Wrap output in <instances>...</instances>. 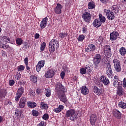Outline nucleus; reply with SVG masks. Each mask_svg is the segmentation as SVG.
<instances>
[{
  "label": "nucleus",
  "instance_id": "nucleus-31",
  "mask_svg": "<svg viewBox=\"0 0 126 126\" xmlns=\"http://www.w3.org/2000/svg\"><path fill=\"white\" fill-rule=\"evenodd\" d=\"M111 10L113 12H115V13H118L120 9H119V7L117 5H115L111 7Z\"/></svg>",
  "mask_w": 126,
  "mask_h": 126
},
{
  "label": "nucleus",
  "instance_id": "nucleus-51",
  "mask_svg": "<svg viewBox=\"0 0 126 126\" xmlns=\"http://www.w3.org/2000/svg\"><path fill=\"white\" fill-rule=\"evenodd\" d=\"M65 75V73L64 71H62L60 74V76L62 79L64 78V76Z\"/></svg>",
  "mask_w": 126,
  "mask_h": 126
},
{
  "label": "nucleus",
  "instance_id": "nucleus-58",
  "mask_svg": "<svg viewBox=\"0 0 126 126\" xmlns=\"http://www.w3.org/2000/svg\"><path fill=\"white\" fill-rule=\"evenodd\" d=\"M16 77L17 78V80L20 79V78L21 77V74H20V73H18L17 75H16Z\"/></svg>",
  "mask_w": 126,
  "mask_h": 126
},
{
  "label": "nucleus",
  "instance_id": "nucleus-61",
  "mask_svg": "<svg viewBox=\"0 0 126 126\" xmlns=\"http://www.w3.org/2000/svg\"><path fill=\"white\" fill-rule=\"evenodd\" d=\"M119 79V77L118 76H115L114 77V81H118Z\"/></svg>",
  "mask_w": 126,
  "mask_h": 126
},
{
  "label": "nucleus",
  "instance_id": "nucleus-33",
  "mask_svg": "<svg viewBox=\"0 0 126 126\" xmlns=\"http://www.w3.org/2000/svg\"><path fill=\"white\" fill-rule=\"evenodd\" d=\"M119 53L121 56H125L126 54V49L125 47H121L119 50Z\"/></svg>",
  "mask_w": 126,
  "mask_h": 126
},
{
  "label": "nucleus",
  "instance_id": "nucleus-10",
  "mask_svg": "<svg viewBox=\"0 0 126 126\" xmlns=\"http://www.w3.org/2000/svg\"><path fill=\"white\" fill-rule=\"evenodd\" d=\"M101 62V55L99 54H97L95 55L94 59V63L95 65L97 66V64L100 63Z\"/></svg>",
  "mask_w": 126,
  "mask_h": 126
},
{
  "label": "nucleus",
  "instance_id": "nucleus-29",
  "mask_svg": "<svg viewBox=\"0 0 126 126\" xmlns=\"http://www.w3.org/2000/svg\"><path fill=\"white\" fill-rule=\"evenodd\" d=\"M118 107L121 108V109H126V103L120 101L118 103Z\"/></svg>",
  "mask_w": 126,
  "mask_h": 126
},
{
  "label": "nucleus",
  "instance_id": "nucleus-21",
  "mask_svg": "<svg viewBox=\"0 0 126 126\" xmlns=\"http://www.w3.org/2000/svg\"><path fill=\"white\" fill-rule=\"evenodd\" d=\"M93 91L96 95L100 96L102 94V90L99 89L97 86H94L93 88Z\"/></svg>",
  "mask_w": 126,
  "mask_h": 126
},
{
  "label": "nucleus",
  "instance_id": "nucleus-9",
  "mask_svg": "<svg viewBox=\"0 0 126 126\" xmlns=\"http://www.w3.org/2000/svg\"><path fill=\"white\" fill-rule=\"evenodd\" d=\"M62 9H63V5L60 3H57L54 9V12L56 14H61L62 13Z\"/></svg>",
  "mask_w": 126,
  "mask_h": 126
},
{
  "label": "nucleus",
  "instance_id": "nucleus-17",
  "mask_svg": "<svg viewBox=\"0 0 126 126\" xmlns=\"http://www.w3.org/2000/svg\"><path fill=\"white\" fill-rule=\"evenodd\" d=\"M113 115L115 118H116V119H121L122 117V113H121V112L120 111L114 109L113 111Z\"/></svg>",
  "mask_w": 126,
  "mask_h": 126
},
{
  "label": "nucleus",
  "instance_id": "nucleus-44",
  "mask_svg": "<svg viewBox=\"0 0 126 126\" xmlns=\"http://www.w3.org/2000/svg\"><path fill=\"white\" fill-rule=\"evenodd\" d=\"M32 113L33 116H34L35 117H37V116L39 115V112L35 110H33Z\"/></svg>",
  "mask_w": 126,
  "mask_h": 126
},
{
  "label": "nucleus",
  "instance_id": "nucleus-1",
  "mask_svg": "<svg viewBox=\"0 0 126 126\" xmlns=\"http://www.w3.org/2000/svg\"><path fill=\"white\" fill-rule=\"evenodd\" d=\"M56 94V96H58V98L60 99V101L63 102V103H66L67 100L66 99V96L63 93L64 92V87L63 86V84L60 82L56 83L55 85Z\"/></svg>",
  "mask_w": 126,
  "mask_h": 126
},
{
  "label": "nucleus",
  "instance_id": "nucleus-20",
  "mask_svg": "<svg viewBox=\"0 0 126 126\" xmlns=\"http://www.w3.org/2000/svg\"><path fill=\"white\" fill-rule=\"evenodd\" d=\"M93 26L94 27H96V28H98L102 25V23L100 22V20L98 19H96L94 20L93 23Z\"/></svg>",
  "mask_w": 126,
  "mask_h": 126
},
{
  "label": "nucleus",
  "instance_id": "nucleus-47",
  "mask_svg": "<svg viewBox=\"0 0 126 126\" xmlns=\"http://www.w3.org/2000/svg\"><path fill=\"white\" fill-rule=\"evenodd\" d=\"M51 91L50 90H47L46 93L45 94L46 97H50L51 96Z\"/></svg>",
  "mask_w": 126,
  "mask_h": 126
},
{
  "label": "nucleus",
  "instance_id": "nucleus-6",
  "mask_svg": "<svg viewBox=\"0 0 126 126\" xmlns=\"http://www.w3.org/2000/svg\"><path fill=\"white\" fill-rule=\"evenodd\" d=\"M27 102V99L26 97H22L20 99L19 102V108L20 109H23L25 108V105H26V102Z\"/></svg>",
  "mask_w": 126,
  "mask_h": 126
},
{
  "label": "nucleus",
  "instance_id": "nucleus-3",
  "mask_svg": "<svg viewBox=\"0 0 126 126\" xmlns=\"http://www.w3.org/2000/svg\"><path fill=\"white\" fill-rule=\"evenodd\" d=\"M78 113L74 109H70L66 112V116L69 118L70 121H75L78 119Z\"/></svg>",
  "mask_w": 126,
  "mask_h": 126
},
{
  "label": "nucleus",
  "instance_id": "nucleus-45",
  "mask_svg": "<svg viewBox=\"0 0 126 126\" xmlns=\"http://www.w3.org/2000/svg\"><path fill=\"white\" fill-rule=\"evenodd\" d=\"M80 73H81V74H85V73H86V72H87L85 68H81L80 69Z\"/></svg>",
  "mask_w": 126,
  "mask_h": 126
},
{
  "label": "nucleus",
  "instance_id": "nucleus-23",
  "mask_svg": "<svg viewBox=\"0 0 126 126\" xmlns=\"http://www.w3.org/2000/svg\"><path fill=\"white\" fill-rule=\"evenodd\" d=\"M85 69H86V71H87V73H90L93 69V65H92V64H88L86 65Z\"/></svg>",
  "mask_w": 126,
  "mask_h": 126
},
{
  "label": "nucleus",
  "instance_id": "nucleus-60",
  "mask_svg": "<svg viewBox=\"0 0 126 126\" xmlns=\"http://www.w3.org/2000/svg\"><path fill=\"white\" fill-rule=\"evenodd\" d=\"M102 3H108V0H100Z\"/></svg>",
  "mask_w": 126,
  "mask_h": 126
},
{
  "label": "nucleus",
  "instance_id": "nucleus-59",
  "mask_svg": "<svg viewBox=\"0 0 126 126\" xmlns=\"http://www.w3.org/2000/svg\"><path fill=\"white\" fill-rule=\"evenodd\" d=\"M45 125V122H41L39 124L37 125V126H44Z\"/></svg>",
  "mask_w": 126,
  "mask_h": 126
},
{
  "label": "nucleus",
  "instance_id": "nucleus-54",
  "mask_svg": "<svg viewBox=\"0 0 126 126\" xmlns=\"http://www.w3.org/2000/svg\"><path fill=\"white\" fill-rule=\"evenodd\" d=\"M24 61L26 65H28V58H25Z\"/></svg>",
  "mask_w": 126,
  "mask_h": 126
},
{
  "label": "nucleus",
  "instance_id": "nucleus-63",
  "mask_svg": "<svg viewBox=\"0 0 126 126\" xmlns=\"http://www.w3.org/2000/svg\"><path fill=\"white\" fill-rule=\"evenodd\" d=\"M121 2L125 3L126 2V0H120Z\"/></svg>",
  "mask_w": 126,
  "mask_h": 126
},
{
  "label": "nucleus",
  "instance_id": "nucleus-5",
  "mask_svg": "<svg viewBox=\"0 0 126 126\" xmlns=\"http://www.w3.org/2000/svg\"><path fill=\"white\" fill-rule=\"evenodd\" d=\"M82 18L85 22L89 23L91 20V14L88 12H86L83 14Z\"/></svg>",
  "mask_w": 126,
  "mask_h": 126
},
{
  "label": "nucleus",
  "instance_id": "nucleus-26",
  "mask_svg": "<svg viewBox=\"0 0 126 126\" xmlns=\"http://www.w3.org/2000/svg\"><path fill=\"white\" fill-rule=\"evenodd\" d=\"M64 106L63 105H60L58 108H54L53 111L55 112V113H60V112H62Z\"/></svg>",
  "mask_w": 126,
  "mask_h": 126
},
{
  "label": "nucleus",
  "instance_id": "nucleus-39",
  "mask_svg": "<svg viewBox=\"0 0 126 126\" xmlns=\"http://www.w3.org/2000/svg\"><path fill=\"white\" fill-rule=\"evenodd\" d=\"M2 39L5 43H10V38L7 36H3Z\"/></svg>",
  "mask_w": 126,
  "mask_h": 126
},
{
  "label": "nucleus",
  "instance_id": "nucleus-57",
  "mask_svg": "<svg viewBox=\"0 0 126 126\" xmlns=\"http://www.w3.org/2000/svg\"><path fill=\"white\" fill-rule=\"evenodd\" d=\"M42 93V90H41L40 89H37L36 90V94H40Z\"/></svg>",
  "mask_w": 126,
  "mask_h": 126
},
{
  "label": "nucleus",
  "instance_id": "nucleus-62",
  "mask_svg": "<svg viewBox=\"0 0 126 126\" xmlns=\"http://www.w3.org/2000/svg\"><path fill=\"white\" fill-rule=\"evenodd\" d=\"M63 69L64 70V71H68V67H63Z\"/></svg>",
  "mask_w": 126,
  "mask_h": 126
},
{
  "label": "nucleus",
  "instance_id": "nucleus-25",
  "mask_svg": "<svg viewBox=\"0 0 126 126\" xmlns=\"http://www.w3.org/2000/svg\"><path fill=\"white\" fill-rule=\"evenodd\" d=\"M27 105L28 107L31 108L32 109H33V108H36L37 106V103H36L35 102L28 101L27 102Z\"/></svg>",
  "mask_w": 126,
  "mask_h": 126
},
{
  "label": "nucleus",
  "instance_id": "nucleus-15",
  "mask_svg": "<svg viewBox=\"0 0 126 126\" xmlns=\"http://www.w3.org/2000/svg\"><path fill=\"white\" fill-rule=\"evenodd\" d=\"M55 75V72L53 70L49 69L45 74L46 78H52Z\"/></svg>",
  "mask_w": 126,
  "mask_h": 126
},
{
  "label": "nucleus",
  "instance_id": "nucleus-41",
  "mask_svg": "<svg viewBox=\"0 0 126 126\" xmlns=\"http://www.w3.org/2000/svg\"><path fill=\"white\" fill-rule=\"evenodd\" d=\"M85 38V36H84V35L82 34L79 36V37L77 38V40L78 41H79V42H82V41H83Z\"/></svg>",
  "mask_w": 126,
  "mask_h": 126
},
{
  "label": "nucleus",
  "instance_id": "nucleus-12",
  "mask_svg": "<svg viewBox=\"0 0 126 126\" xmlns=\"http://www.w3.org/2000/svg\"><path fill=\"white\" fill-rule=\"evenodd\" d=\"M106 74L108 76L110 77L113 74V71H112V66H111V64L110 63H108L106 66Z\"/></svg>",
  "mask_w": 126,
  "mask_h": 126
},
{
  "label": "nucleus",
  "instance_id": "nucleus-55",
  "mask_svg": "<svg viewBox=\"0 0 126 126\" xmlns=\"http://www.w3.org/2000/svg\"><path fill=\"white\" fill-rule=\"evenodd\" d=\"M1 53L2 54V57H3L4 58H5V57L6 56V53H5V51L2 50L1 51Z\"/></svg>",
  "mask_w": 126,
  "mask_h": 126
},
{
  "label": "nucleus",
  "instance_id": "nucleus-46",
  "mask_svg": "<svg viewBox=\"0 0 126 126\" xmlns=\"http://www.w3.org/2000/svg\"><path fill=\"white\" fill-rule=\"evenodd\" d=\"M42 119L43 120H45V121H47L49 119V114H45L42 117Z\"/></svg>",
  "mask_w": 126,
  "mask_h": 126
},
{
  "label": "nucleus",
  "instance_id": "nucleus-40",
  "mask_svg": "<svg viewBox=\"0 0 126 126\" xmlns=\"http://www.w3.org/2000/svg\"><path fill=\"white\" fill-rule=\"evenodd\" d=\"M25 69V66L23 65H20L17 67V70L18 71H23Z\"/></svg>",
  "mask_w": 126,
  "mask_h": 126
},
{
  "label": "nucleus",
  "instance_id": "nucleus-13",
  "mask_svg": "<svg viewBox=\"0 0 126 126\" xmlns=\"http://www.w3.org/2000/svg\"><path fill=\"white\" fill-rule=\"evenodd\" d=\"M44 65H45V61H39L36 66V71L38 72H39V71L41 70V68L42 67H44Z\"/></svg>",
  "mask_w": 126,
  "mask_h": 126
},
{
  "label": "nucleus",
  "instance_id": "nucleus-38",
  "mask_svg": "<svg viewBox=\"0 0 126 126\" xmlns=\"http://www.w3.org/2000/svg\"><path fill=\"white\" fill-rule=\"evenodd\" d=\"M40 108L41 109H48V104L47 103H45L44 102H41L40 103Z\"/></svg>",
  "mask_w": 126,
  "mask_h": 126
},
{
  "label": "nucleus",
  "instance_id": "nucleus-16",
  "mask_svg": "<svg viewBox=\"0 0 126 126\" xmlns=\"http://www.w3.org/2000/svg\"><path fill=\"white\" fill-rule=\"evenodd\" d=\"M48 23V18L46 17L45 18L42 19V20L40 22V27L41 29H44L47 26Z\"/></svg>",
  "mask_w": 126,
  "mask_h": 126
},
{
  "label": "nucleus",
  "instance_id": "nucleus-53",
  "mask_svg": "<svg viewBox=\"0 0 126 126\" xmlns=\"http://www.w3.org/2000/svg\"><path fill=\"white\" fill-rule=\"evenodd\" d=\"M82 32H83V33H86V32H87V26L83 27L82 28Z\"/></svg>",
  "mask_w": 126,
  "mask_h": 126
},
{
  "label": "nucleus",
  "instance_id": "nucleus-48",
  "mask_svg": "<svg viewBox=\"0 0 126 126\" xmlns=\"http://www.w3.org/2000/svg\"><path fill=\"white\" fill-rule=\"evenodd\" d=\"M20 97H21V95H20L19 94H16V96L15 97L16 102H18V101H19Z\"/></svg>",
  "mask_w": 126,
  "mask_h": 126
},
{
  "label": "nucleus",
  "instance_id": "nucleus-4",
  "mask_svg": "<svg viewBox=\"0 0 126 126\" xmlns=\"http://www.w3.org/2000/svg\"><path fill=\"white\" fill-rule=\"evenodd\" d=\"M114 67L116 71L120 72L121 70V62L118 59L113 60Z\"/></svg>",
  "mask_w": 126,
  "mask_h": 126
},
{
  "label": "nucleus",
  "instance_id": "nucleus-37",
  "mask_svg": "<svg viewBox=\"0 0 126 126\" xmlns=\"http://www.w3.org/2000/svg\"><path fill=\"white\" fill-rule=\"evenodd\" d=\"M16 44L17 45H18V46H20L22 45V43H23V40L21 38H18L16 40Z\"/></svg>",
  "mask_w": 126,
  "mask_h": 126
},
{
  "label": "nucleus",
  "instance_id": "nucleus-52",
  "mask_svg": "<svg viewBox=\"0 0 126 126\" xmlns=\"http://www.w3.org/2000/svg\"><path fill=\"white\" fill-rule=\"evenodd\" d=\"M123 86L124 88H126V78H125L123 80Z\"/></svg>",
  "mask_w": 126,
  "mask_h": 126
},
{
  "label": "nucleus",
  "instance_id": "nucleus-50",
  "mask_svg": "<svg viewBox=\"0 0 126 126\" xmlns=\"http://www.w3.org/2000/svg\"><path fill=\"white\" fill-rule=\"evenodd\" d=\"M3 47H1L2 49H4V50H6V49H8L9 48V45H5V44H2Z\"/></svg>",
  "mask_w": 126,
  "mask_h": 126
},
{
  "label": "nucleus",
  "instance_id": "nucleus-8",
  "mask_svg": "<svg viewBox=\"0 0 126 126\" xmlns=\"http://www.w3.org/2000/svg\"><path fill=\"white\" fill-rule=\"evenodd\" d=\"M120 34H119V32L117 31H114L112 32H111L110 34V38L111 41H115L118 39V37Z\"/></svg>",
  "mask_w": 126,
  "mask_h": 126
},
{
  "label": "nucleus",
  "instance_id": "nucleus-24",
  "mask_svg": "<svg viewBox=\"0 0 126 126\" xmlns=\"http://www.w3.org/2000/svg\"><path fill=\"white\" fill-rule=\"evenodd\" d=\"M117 94L118 96H123L124 95V90H123V87L122 86H120L118 87Z\"/></svg>",
  "mask_w": 126,
  "mask_h": 126
},
{
  "label": "nucleus",
  "instance_id": "nucleus-56",
  "mask_svg": "<svg viewBox=\"0 0 126 126\" xmlns=\"http://www.w3.org/2000/svg\"><path fill=\"white\" fill-rule=\"evenodd\" d=\"M34 38L36 39H39V38H40V34H39L38 33H35L34 35Z\"/></svg>",
  "mask_w": 126,
  "mask_h": 126
},
{
  "label": "nucleus",
  "instance_id": "nucleus-49",
  "mask_svg": "<svg viewBox=\"0 0 126 126\" xmlns=\"http://www.w3.org/2000/svg\"><path fill=\"white\" fill-rule=\"evenodd\" d=\"M14 83H15V82H14V80H10L9 81L10 86H13V85H14Z\"/></svg>",
  "mask_w": 126,
  "mask_h": 126
},
{
  "label": "nucleus",
  "instance_id": "nucleus-27",
  "mask_svg": "<svg viewBox=\"0 0 126 126\" xmlns=\"http://www.w3.org/2000/svg\"><path fill=\"white\" fill-rule=\"evenodd\" d=\"M95 6V3L93 1L89 2L88 4V8L89 9H94Z\"/></svg>",
  "mask_w": 126,
  "mask_h": 126
},
{
  "label": "nucleus",
  "instance_id": "nucleus-36",
  "mask_svg": "<svg viewBox=\"0 0 126 126\" xmlns=\"http://www.w3.org/2000/svg\"><path fill=\"white\" fill-rule=\"evenodd\" d=\"M22 113H23V111H22V110H20V109H18L15 111V114H16L17 117H18L19 118H20V117H21Z\"/></svg>",
  "mask_w": 126,
  "mask_h": 126
},
{
  "label": "nucleus",
  "instance_id": "nucleus-30",
  "mask_svg": "<svg viewBox=\"0 0 126 126\" xmlns=\"http://www.w3.org/2000/svg\"><path fill=\"white\" fill-rule=\"evenodd\" d=\"M23 93H24V89L22 87H21L18 89L16 94L20 95V96H22Z\"/></svg>",
  "mask_w": 126,
  "mask_h": 126
},
{
  "label": "nucleus",
  "instance_id": "nucleus-19",
  "mask_svg": "<svg viewBox=\"0 0 126 126\" xmlns=\"http://www.w3.org/2000/svg\"><path fill=\"white\" fill-rule=\"evenodd\" d=\"M81 93H82L83 95H87V94L89 93L88 88L86 86H83L81 88Z\"/></svg>",
  "mask_w": 126,
  "mask_h": 126
},
{
  "label": "nucleus",
  "instance_id": "nucleus-42",
  "mask_svg": "<svg viewBox=\"0 0 126 126\" xmlns=\"http://www.w3.org/2000/svg\"><path fill=\"white\" fill-rule=\"evenodd\" d=\"M45 48H46V43L43 42L40 46V51H41V52H43V51L45 50Z\"/></svg>",
  "mask_w": 126,
  "mask_h": 126
},
{
  "label": "nucleus",
  "instance_id": "nucleus-22",
  "mask_svg": "<svg viewBox=\"0 0 126 126\" xmlns=\"http://www.w3.org/2000/svg\"><path fill=\"white\" fill-rule=\"evenodd\" d=\"M7 92L5 89H0V100L3 99V98H5V95Z\"/></svg>",
  "mask_w": 126,
  "mask_h": 126
},
{
  "label": "nucleus",
  "instance_id": "nucleus-2",
  "mask_svg": "<svg viewBox=\"0 0 126 126\" xmlns=\"http://www.w3.org/2000/svg\"><path fill=\"white\" fill-rule=\"evenodd\" d=\"M60 47L59 41L57 39H52L49 44V49L50 53H54L55 51L58 50Z\"/></svg>",
  "mask_w": 126,
  "mask_h": 126
},
{
  "label": "nucleus",
  "instance_id": "nucleus-18",
  "mask_svg": "<svg viewBox=\"0 0 126 126\" xmlns=\"http://www.w3.org/2000/svg\"><path fill=\"white\" fill-rule=\"evenodd\" d=\"M96 49V46L94 45V44H89L88 47L85 49V51L87 52V53H88L89 52H94L95 51V49Z\"/></svg>",
  "mask_w": 126,
  "mask_h": 126
},
{
  "label": "nucleus",
  "instance_id": "nucleus-34",
  "mask_svg": "<svg viewBox=\"0 0 126 126\" xmlns=\"http://www.w3.org/2000/svg\"><path fill=\"white\" fill-rule=\"evenodd\" d=\"M30 80L33 83H36L37 81V77L35 75H32L30 76Z\"/></svg>",
  "mask_w": 126,
  "mask_h": 126
},
{
  "label": "nucleus",
  "instance_id": "nucleus-14",
  "mask_svg": "<svg viewBox=\"0 0 126 126\" xmlns=\"http://www.w3.org/2000/svg\"><path fill=\"white\" fill-rule=\"evenodd\" d=\"M100 82L103 83L105 85H108L110 84V81L105 76H101L99 79Z\"/></svg>",
  "mask_w": 126,
  "mask_h": 126
},
{
  "label": "nucleus",
  "instance_id": "nucleus-43",
  "mask_svg": "<svg viewBox=\"0 0 126 126\" xmlns=\"http://www.w3.org/2000/svg\"><path fill=\"white\" fill-rule=\"evenodd\" d=\"M114 82L113 83V86H114V87H119V84H120V82H119L118 81H114Z\"/></svg>",
  "mask_w": 126,
  "mask_h": 126
},
{
  "label": "nucleus",
  "instance_id": "nucleus-32",
  "mask_svg": "<svg viewBox=\"0 0 126 126\" xmlns=\"http://www.w3.org/2000/svg\"><path fill=\"white\" fill-rule=\"evenodd\" d=\"M99 21L101 23H105L106 22V18L103 16L102 14H99Z\"/></svg>",
  "mask_w": 126,
  "mask_h": 126
},
{
  "label": "nucleus",
  "instance_id": "nucleus-64",
  "mask_svg": "<svg viewBox=\"0 0 126 126\" xmlns=\"http://www.w3.org/2000/svg\"><path fill=\"white\" fill-rule=\"evenodd\" d=\"M97 85L99 87H103V85L100 84V83H97Z\"/></svg>",
  "mask_w": 126,
  "mask_h": 126
},
{
  "label": "nucleus",
  "instance_id": "nucleus-7",
  "mask_svg": "<svg viewBox=\"0 0 126 126\" xmlns=\"http://www.w3.org/2000/svg\"><path fill=\"white\" fill-rule=\"evenodd\" d=\"M104 12L106 13L107 17L109 20H113L115 18V14L110 10L104 9Z\"/></svg>",
  "mask_w": 126,
  "mask_h": 126
},
{
  "label": "nucleus",
  "instance_id": "nucleus-35",
  "mask_svg": "<svg viewBox=\"0 0 126 126\" xmlns=\"http://www.w3.org/2000/svg\"><path fill=\"white\" fill-rule=\"evenodd\" d=\"M104 52H106V54H108V52L111 53V47L109 45H106L104 47Z\"/></svg>",
  "mask_w": 126,
  "mask_h": 126
},
{
  "label": "nucleus",
  "instance_id": "nucleus-11",
  "mask_svg": "<svg viewBox=\"0 0 126 126\" xmlns=\"http://www.w3.org/2000/svg\"><path fill=\"white\" fill-rule=\"evenodd\" d=\"M97 121V115L93 114L90 117V121L92 126H95V123Z\"/></svg>",
  "mask_w": 126,
  "mask_h": 126
},
{
  "label": "nucleus",
  "instance_id": "nucleus-28",
  "mask_svg": "<svg viewBox=\"0 0 126 126\" xmlns=\"http://www.w3.org/2000/svg\"><path fill=\"white\" fill-rule=\"evenodd\" d=\"M59 38H61V39L63 40V39L68 36V33H67V32H60L59 33Z\"/></svg>",
  "mask_w": 126,
  "mask_h": 126
}]
</instances>
